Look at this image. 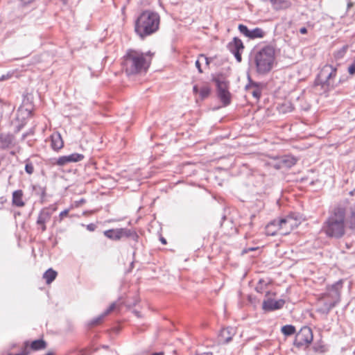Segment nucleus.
Segmentation results:
<instances>
[{"label": "nucleus", "mask_w": 355, "mask_h": 355, "mask_svg": "<svg viewBox=\"0 0 355 355\" xmlns=\"http://www.w3.org/2000/svg\"><path fill=\"white\" fill-rule=\"evenodd\" d=\"M153 53H143L136 49H128L122 58L121 67L128 75H137L146 72L149 68Z\"/></svg>", "instance_id": "obj_1"}, {"label": "nucleus", "mask_w": 355, "mask_h": 355, "mask_svg": "<svg viewBox=\"0 0 355 355\" xmlns=\"http://www.w3.org/2000/svg\"><path fill=\"white\" fill-rule=\"evenodd\" d=\"M347 228L348 224L346 208L338 206L331 211L323 223L322 231L328 238L339 239L345 235Z\"/></svg>", "instance_id": "obj_2"}, {"label": "nucleus", "mask_w": 355, "mask_h": 355, "mask_svg": "<svg viewBox=\"0 0 355 355\" xmlns=\"http://www.w3.org/2000/svg\"><path fill=\"white\" fill-rule=\"evenodd\" d=\"M160 16L158 13L146 10L140 13L135 21L134 30L141 40L157 33L159 28Z\"/></svg>", "instance_id": "obj_3"}, {"label": "nucleus", "mask_w": 355, "mask_h": 355, "mask_svg": "<svg viewBox=\"0 0 355 355\" xmlns=\"http://www.w3.org/2000/svg\"><path fill=\"white\" fill-rule=\"evenodd\" d=\"M254 62L259 73H266L273 67L275 60V49L268 44L262 47L254 53Z\"/></svg>", "instance_id": "obj_4"}, {"label": "nucleus", "mask_w": 355, "mask_h": 355, "mask_svg": "<svg viewBox=\"0 0 355 355\" xmlns=\"http://www.w3.org/2000/svg\"><path fill=\"white\" fill-rule=\"evenodd\" d=\"M313 340V333L309 327H302L295 334L293 341L294 346L299 349H307Z\"/></svg>", "instance_id": "obj_5"}, {"label": "nucleus", "mask_w": 355, "mask_h": 355, "mask_svg": "<svg viewBox=\"0 0 355 355\" xmlns=\"http://www.w3.org/2000/svg\"><path fill=\"white\" fill-rule=\"evenodd\" d=\"M279 220L281 224L282 235L289 234L302 221V217L297 213H291L283 218H279Z\"/></svg>", "instance_id": "obj_6"}, {"label": "nucleus", "mask_w": 355, "mask_h": 355, "mask_svg": "<svg viewBox=\"0 0 355 355\" xmlns=\"http://www.w3.org/2000/svg\"><path fill=\"white\" fill-rule=\"evenodd\" d=\"M214 81L216 83L218 89V96L223 103V105L226 106L231 102V94L229 92V81L223 76H218L214 78Z\"/></svg>", "instance_id": "obj_7"}, {"label": "nucleus", "mask_w": 355, "mask_h": 355, "mask_svg": "<svg viewBox=\"0 0 355 355\" xmlns=\"http://www.w3.org/2000/svg\"><path fill=\"white\" fill-rule=\"evenodd\" d=\"M58 209L56 204H53L49 207L42 208L37 216L36 224L42 232L46 230V223L49 222L53 214Z\"/></svg>", "instance_id": "obj_8"}, {"label": "nucleus", "mask_w": 355, "mask_h": 355, "mask_svg": "<svg viewBox=\"0 0 355 355\" xmlns=\"http://www.w3.org/2000/svg\"><path fill=\"white\" fill-rule=\"evenodd\" d=\"M338 66L339 64L338 63L326 64L322 67L319 77L324 80L325 83L329 85L331 81L334 80L337 75Z\"/></svg>", "instance_id": "obj_9"}, {"label": "nucleus", "mask_w": 355, "mask_h": 355, "mask_svg": "<svg viewBox=\"0 0 355 355\" xmlns=\"http://www.w3.org/2000/svg\"><path fill=\"white\" fill-rule=\"evenodd\" d=\"M276 295L275 292H267L266 297V299L263 300L262 304V308L266 311H272L282 309L285 304V300L280 299L275 300L272 299V297Z\"/></svg>", "instance_id": "obj_10"}, {"label": "nucleus", "mask_w": 355, "mask_h": 355, "mask_svg": "<svg viewBox=\"0 0 355 355\" xmlns=\"http://www.w3.org/2000/svg\"><path fill=\"white\" fill-rule=\"evenodd\" d=\"M227 49L234 55L237 62H241L242 60L241 54L245 49V46L242 40L234 37L227 44Z\"/></svg>", "instance_id": "obj_11"}, {"label": "nucleus", "mask_w": 355, "mask_h": 355, "mask_svg": "<svg viewBox=\"0 0 355 355\" xmlns=\"http://www.w3.org/2000/svg\"><path fill=\"white\" fill-rule=\"evenodd\" d=\"M238 29L241 34L250 40L263 38L266 35V31L259 27H257L252 30H249L245 25L239 24Z\"/></svg>", "instance_id": "obj_12"}, {"label": "nucleus", "mask_w": 355, "mask_h": 355, "mask_svg": "<svg viewBox=\"0 0 355 355\" xmlns=\"http://www.w3.org/2000/svg\"><path fill=\"white\" fill-rule=\"evenodd\" d=\"M84 155L80 153H72L69 155H63L59 157L53 163L54 165L58 166H64L69 163H75L82 161L84 159Z\"/></svg>", "instance_id": "obj_13"}, {"label": "nucleus", "mask_w": 355, "mask_h": 355, "mask_svg": "<svg viewBox=\"0 0 355 355\" xmlns=\"http://www.w3.org/2000/svg\"><path fill=\"white\" fill-rule=\"evenodd\" d=\"M297 162V159L292 156H284L277 159H274L272 163L269 164L277 169L284 167L290 168L294 166Z\"/></svg>", "instance_id": "obj_14"}, {"label": "nucleus", "mask_w": 355, "mask_h": 355, "mask_svg": "<svg viewBox=\"0 0 355 355\" xmlns=\"http://www.w3.org/2000/svg\"><path fill=\"white\" fill-rule=\"evenodd\" d=\"M46 342L43 339H38L33 340L32 342L26 341L24 343L25 350L24 353H26L28 352V354L31 351H39L44 349L46 347Z\"/></svg>", "instance_id": "obj_15"}, {"label": "nucleus", "mask_w": 355, "mask_h": 355, "mask_svg": "<svg viewBox=\"0 0 355 355\" xmlns=\"http://www.w3.org/2000/svg\"><path fill=\"white\" fill-rule=\"evenodd\" d=\"M265 230L266 234L268 236H274L277 234H282V227L279 218L268 223Z\"/></svg>", "instance_id": "obj_16"}, {"label": "nucleus", "mask_w": 355, "mask_h": 355, "mask_svg": "<svg viewBox=\"0 0 355 355\" xmlns=\"http://www.w3.org/2000/svg\"><path fill=\"white\" fill-rule=\"evenodd\" d=\"M51 146L52 149L58 152L64 147V141L59 132H54L51 135Z\"/></svg>", "instance_id": "obj_17"}, {"label": "nucleus", "mask_w": 355, "mask_h": 355, "mask_svg": "<svg viewBox=\"0 0 355 355\" xmlns=\"http://www.w3.org/2000/svg\"><path fill=\"white\" fill-rule=\"evenodd\" d=\"M12 205L17 207H23L25 206L24 200V191L21 189L13 191L12 195Z\"/></svg>", "instance_id": "obj_18"}, {"label": "nucleus", "mask_w": 355, "mask_h": 355, "mask_svg": "<svg viewBox=\"0 0 355 355\" xmlns=\"http://www.w3.org/2000/svg\"><path fill=\"white\" fill-rule=\"evenodd\" d=\"M235 334V330L233 328H223L220 333V341L223 343H227L232 340V337Z\"/></svg>", "instance_id": "obj_19"}, {"label": "nucleus", "mask_w": 355, "mask_h": 355, "mask_svg": "<svg viewBox=\"0 0 355 355\" xmlns=\"http://www.w3.org/2000/svg\"><path fill=\"white\" fill-rule=\"evenodd\" d=\"M193 91L195 94H199V96L201 100L207 98L211 92V88L208 85H204L200 88H198L197 85H194Z\"/></svg>", "instance_id": "obj_20"}, {"label": "nucleus", "mask_w": 355, "mask_h": 355, "mask_svg": "<svg viewBox=\"0 0 355 355\" xmlns=\"http://www.w3.org/2000/svg\"><path fill=\"white\" fill-rule=\"evenodd\" d=\"M120 239L123 237L131 238L135 241H137L139 236L137 233L132 230L127 228H119Z\"/></svg>", "instance_id": "obj_21"}, {"label": "nucleus", "mask_w": 355, "mask_h": 355, "mask_svg": "<svg viewBox=\"0 0 355 355\" xmlns=\"http://www.w3.org/2000/svg\"><path fill=\"white\" fill-rule=\"evenodd\" d=\"M58 273L52 268L47 270L43 275V278L45 279L47 284L52 283L56 278Z\"/></svg>", "instance_id": "obj_22"}, {"label": "nucleus", "mask_w": 355, "mask_h": 355, "mask_svg": "<svg viewBox=\"0 0 355 355\" xmlns=\"http://www.w3.org/2000/svg\"><path fill=\"white\" fill-rule=\"evenodd\" d=\"M104 235L112 240H120L119 229H110L103 232Z\"/></svg>", "instance_id": "obj_23"}, {"label": "nucleus", "mask_w": 355, "mask_h": 355, "mask_svg": "<svg viewBox=\"0 0 355 355\" xmlns=\"http://www.w3.org/2000/svg\"><path fill=\"white\" fill-rule=\"evenodd\" d=\"M347 224L349 230H355V207L352 208L347 215Z\"/></svg>", "instance_id": "obj_24"}, {"label": "nucleus", "mask_w": 355, "mask_h": 355, "mask_svg": "<svg viewBox=\"0 0 355 355\" xmlns=\"http://www.w3.org/2000/svg\"><path fill=\"white\" fill-rule=\"evenodd\" d=\"M312 349L317 354H324L327 351V347L322 340L316 342Z\"/></svg>", "instance_id": "obj_25"}, {"label": "nucleus", "mask_w": 355, "mask_h": 355, "mask_svg": "<svg viewBox=\"0 0 355 355\" xmlns=\"http://www.w3.org/2000/svg\"><path fill=\"white\" fill-rule=\"evenodd\" d=\"M105 317L106 316L103 313L100 315H98L96 318H95L92 319V320H90L88 322V324H87L88 327H90V328H93V327H95L101 325L104 322V320H105Z\"/></svg>", "instance_id": "obj_26"}, {"label": "nucleus", "mask_w": 355, "mask_h": 355, "mask_svg": "<svg viewBox=\"0 0 355 355\" xmlns=\"http://www.w3.org/2000/svg\"><path fill=\"white\" fill-rule=\"evenodd\" d=\"M275 3V5L274 6L273 8L275 10L286 9L289 8L291 5L289 1L286 0H278V1H277V3Z\"/></svg>", "instance_id": "obj_27"}, {"label": "nucleus", "mask_w": 355, "mask_h": 355, "mask_svg": "<svg viewBox=\"0 0 355 355\" xmlns=\"http://www.w3.org/2000/svg\"><path fill=\"white\" fill-rule=\"evenodd\" d=\"M282 333L285 336H291L295 333V327L293 325L288 324L282 327Z\"/></svg>", "instance_id": "obj_28"}, {"label": "nucleus", "mask_w": 355, "mask_h": 355, "mask_svg": "<svg viewBox=\"0 0 355 355\" xmlns=\"http://www.w3.org/2000/svg\"><path fill=\"white\" fill-rule=\"evenodd\" d=\"M200 59H202L203 60L205 61L206 64L208 65L209 64V60H208V58L207 57H205L204 55H200L199 58L196 61V67L198 68V71L200 73H202V70L201 69V65H200Z\"/></svg>", "instance_id": "obj_29"}, {"label": "nucleus", "mask_w": 355, "mask_h": 355, "mask_svg": "<svg viewBox=\"0 0 355 355\" xmlns=\"http://www.w3.org/2000/svg\"><path fill=\"white\" fill-rule=\"evenodd\" d=\"M116 307V303H112L110 306L103 312L105 315L107 317L109 314H110L113 311L115 310Z\"/></svg>", "instance_id": "obj_30"}, {"label": "nucleus", "mask_w": 355, "mask_h": 355, "mask_svg": "<svg viewBox=\"0 0 355 355\" xmlns=\"http://www.w3.org/2000/svg\"><path fill=\"white\" fill-rule=\"evenodd\" d=\"M25 171L29 175L32 174L34 171V166L31 163H27L25 166Z\"/></svg>", "instance_id": "obj_31"}, {"label": "nucleus", "mask_w": 355, "mask_h": 355, "mask_svg": "<svg viewBox=\"0 0 355 355\" xmlns=\"http://www.w3.org/2000/svg\"><path fill=\"white\" fill-rule=\"evenodd\" d=\"M69 209H67L61 211L59 214V220L62 221L65 217L68 216Z\"/></svg>", "instance_id": "obj_32"}, {"label": "nucleus", "mask_w": 355, "mask_h": 355, "mask_svg": "<svg viewBox=\"0 0 355 355\" xmlns=\"http://www.w3.org/2000/svg\"><path fill=\"white\" fill-rule=\"evenodd\" d=\"M264 283V280H259V283H258V285L257 286V288H256V290L258 291V292H260V293H262L263 292V286L262 285Z\"/></svg>", "instance_id": "obj_33"}, {"label": "nucleus", "mask_w": 355, "mask_h": 355, "mask_svg": "<svg viewBox=\"0 0 355 355\" xmlns=\"http://www.w3.org/2000/svg\"><path fill=\"white\" fill-rule=\"evenodd\" d=\"M96 226L95 224L94 223H90L89 225H87V229L90 231V232H93L96 230Z\"/></svg>", "instance_id": "obj_34"}, {"label": "nucleus", "mask_w": 355, "mask_h": 355, "mask_svg": "<svg viewBox=\"0 0 355 355\" xmlns=\"http://www.w3.org/2000/svg\"><path fill=\"white\" fill-rule=\"evenodd\" d=\"M343 56L342 53L339 51L334 53L333 58L334 60H337L339 58Z\"/></svg>", "instance_id": "obj_35"}, {"label": "nucleus", "mask_w": 355, "mask_h": 355, "mask_svg": "<svg viewBox=\"0 0 355 355\" xmlns=\"http://www.w3.org/2000/svg\"><path fill=\"white\" fill-rule=\"evenodd\" d=\"M338 286V284H334V285H331V286H330V288H329V289L333 290V291H335L336 292V293H337L338 295H339V293H338V288H337Z\"/></svg>", "instance_id": "obj_36"}, {"label": "nucleus", "mask_w": 355, "mask_h": 355, "mask_svg": "<svg viewBox=\"0 0 355 355\" xmlns=\"http://www.w3.org/2000/svg\"><path fill=\"white\" fill-rule=\"evenodd\" d=\"M300 32L301 34H303V35L306 34L307 33V29L305 27H302V28H301L300 29Z\"/></svg>", "instance_id": "obj_37"}, {"label": "nucleus", "mask_w": 355, "mask_h": 355, "mask_svg": "<svg viewBox=\"0 0 355 355\" xmlns=\"http://www.w3.org/2000/svg\"><path fill=\"white\" fill-rule=\"evenodd\" d=\"M253 96L259 98V93L258 92H253Z\"/></svg>", "instance_id": "obj_38"}, {"label": "nucleus", "mask_w": 355, "mask_h": 355, "mask_svg": "<svg viewBox=\"0 0 355 355\" xmlns=\"http://www.w3.org/2000/svg\"><path fill=\"white\" fill-rule=\"evenodd\" d=\"M270 1L272 3V7H274V6L275 5V3H277V1H278V0H270Z\"/></svg>", "instance_id": "obj_39"}, {"label": "nucleus", "mask_w": 355, "mask_h": 355, "mask_svg": "<svg viewBox=\"0 0 355 355\" xmlns=\"http://www.w3.org/2000/svg\"><path fill=\"white\" fill-rule=\"evenodd\" d=\"M44 355H55V354H54V353L53 352H49L48 353H46Z\"/></svg>", "instance_id": "obj_40"}, {"label": "nucleus", "mask_w": 355, "mask_h": 355, "mask_svg": "<svg viewBox=\"0 0 355 355\" xmlns=\"http://www.w3.org/2000/svg\"><path fill=\"white\" fill-rule=\"evenodd\" d=\"M334 306V304H331L329 307L328 308V311H329L331 308Z\"/></svg>", "instance_id": "obj_41"}, {"label": "nucleus", "mask_w": 355, "mask_h": 355, "mask_svg": "<svg viewBox=\"0 0 355 355\" xmlns=\"http://www.w3.org/2000/svg\"><path fill=\"white\" fill-rule=\"evenodd\" d=\"M153 355H164V353L159 352V353H155Z\"/></svg>", "instance_id": "obj_42"}, {"label": "nucleus", "mask_w": 355, "mask_h": 355, "mask_svg": "<svg viewBox=\"0 0 355 355\" xmlns=\"http://www.w3.org/2000/svg\"><path fill=\"white\" fill-rule=\"evenodd\" d=\"M161 241H162V243H164V244H166V240H165L164 239H163V238H162V239H161Z\"/></svg>", "instance_id": "obj_43"}, {"label": "nucleus", "mask_w": 355, "mask_h": 355, "mask_svg": "<svg viewBox=\"0 0 355 355\" xmlns=\"http://www.w3.org/2000/svg\"><path fill=\"white\" fill-rule=\"evenodd\" d=\"M28 352H27L26 353H24L23 354H15V355H28Z\"/></svg>", "instance_id": "obj_44"}]
</instances>
